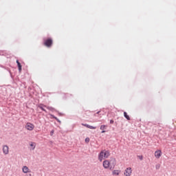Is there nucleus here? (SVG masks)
<instances>
[{"label": "nucleus", "mask_w": 176, "mask_h": 176, "mask_svg": "<svg viewBox=\"0 0 176 176\" xmlns=\"http://www.w3.org/2000/svg\"><path fill=\"white\" fill-rule=\"evenodd\" d=\"M103 167L104 168H109V170H113L115 168V166H116V160L113 158L111 160H106L103 162Z\"/></svg>", "instance_id": "nucleus-1"}, {"label": "nucleus", "mask_w": 176, "mask_h": 176, "mask_svg": "<svg viewBox=\"0 0 176 176\" xmlns=\"http://www.w3.org/2000/svg\"><path fill=\"white\" fill-rule=\"evenodd\" d=\"M110 153L109 151L107 150H102L98 156V159L99 161L102 162L105 160V159H108L109 157Z\"/></svg>", "instance_id": "nucleus-2"}, {"label": "nucleus", "mask_w": 176, "mask_h": 176, "mask_svg": "<svg viewBox=\"0 0 176 176\" xmlns=\"http://www.w3.org/2000/svg\"><path fill=\"white\" fill-rule=\"evenodd\" d=\"M43 45L44 46H46V47H52L53 45V39L50 38L44 39Z\"/></svg>", "instance_id": "nucleus-3"}, {"label": "nucleus", "mask_w": 176, "mask_h": 176, "mask_svg": "<svg viewBox=\"0 0 176 176\" xmlns=\"http://www.w3.org/2000/svg\"><path fill=\"white\" fill-rule=\"evenodd\" d=\"M25 129H26V130H28L29 131H32V130L35 129V125H34L31 122H28L25 126Z\"/></svg>", "instance_id": "nucleus-4"}, {"label": "nucleus", "mask_w": 176, "mask_h": 176, "mask_svg": "<svg viewBox=\"0 0 176 176\" xmlns=\"http://www.w3.org/2000/svg\"><path fill=\"white\" fill-rule=\"evenodd\" d=\"M131 174H133V169L129 167L126 168L124 172V176H131Z\"/></svg>", "instance_id": "nucleus-5"}, {"label": "nucleus", "mask_w": 176, "mask_h": 176, "mask_svg": "<svg viewBox=\"0 0 176 176\" xmlns=\"http://www.w3.org/2000/svg\"><path fill=\"white\" fill-rule=\"evenodd\" d=\"M162 150H157L155 153V157L156 159H160V157H162Z\"/></svg>", "instance_id": "nucleus-6"}, {"label": "nucleus", "mask_w": 176, "mask_h": 176, "mask_svg": "<svg viewBox=\"0 0 176 176\" xmlns=\"http://www.w3.org/2000/svg\"><path fill=\"white\" fill-rule=\"evenodd\" d=\"M3 153L4 155H9V146L8 145L3 146Z\"/></svg>", "instance_id": "nucleus-7"}, {"label": "nucleus", "mask_w": 176, "mask_h": 176, "mask_svg": "<svg viewBox=\"0 0 176 176\" xmlns=\"http://www.w3.org/2000/svg\"><path fill=\"white\" fill-rule=\"evenodd\" d=\"M22 171H23V173H24V174L31 173V170H30V168L27 166H23Z\"/></svg>", "instance_id": "nucleus-8"}, {"label": "nucleus", "mask_w": 176, "mask_h": 176, "mask_svg": "<svg viewBox=\"0 0 176 176\" xmlns=\"http://www.w3.org/2000/svg\"><path fill=\"white\" fill-rule=\"evenodd\" d=\"M82 126H85V127H87V129H91V130H96V129H97L96 126H90L87 124H82Z\"/></svg>", "instance_id": "nucleus-9"}, {"label": "nucleus", "mask_w": 176, "mask_h": 176, "mask_svg": "<svg viewBox=\"0 0 176 176\" xmlns=\"http://www.w3.org/2000/svg\"><path fill=\"white\" fill-rule=\"evenodd\" d=\"M38 108H40V109L44 112H47L46 111V109H45V108H47V106L44 105L43 104H38Z\"/></svg>", "instance_id": "nucleus-10"}, {"label": "nucleus", "mask_w": 176, "mask_h": 176, "mask_svg": "<svg viewBox=\"0 0 176 176\" xmlns=\"http://www.w3.org/2000/svg\"><path fill=\"white\" fill-rule=\"evenodd\" d=\"M30 146L32 151H34V149H35V148H36V143H35L34 142H31L30 143Z\"/></svg>", "instance_id": "nucleus-11"}, {"label": "nucleus", "mask_w": 176, "mask_h": 176, "mask_svg": "<svg viewBox=\"0 0 176 176\" xmlns=\"http://www.w3.org/2000/svg\"><path fill=\"white\" fill-rule=\"evenodd\" d=\"M107 127H108V126H107V125H101L100 126V130H102V133H106L105 130H107Z\"/></svg>", "instance_id": "nucleus-12"}, {"label": "nucleus", "mask_w": 176, "mask_h": 176, "mask_svg": "<svg viewBox=\"0 0 176 176\" xmlns=\"http://www.w3.org/2000/svg\"><path fill=\"white\" fill-rule=\"evenodd\" d=\"M113 175H119L120 174V170H114L112 172Z\"/></svg>", "instance_id": "nucleus-13"}, {"label": "nucleus", "mask_w": 176, "mask_h": 176, "mask_svg": "<svg viewBox=\"0 0 176 176\" xmlns=\"http://www.w3.org/2000/svg\"><path fill=\"white\" fill-rule=\"evenodd\" d=\"M16 64H17L19 72H21V63L19 62V60H16Z\"/></svg>", "instance_id": "nucleus-14"}, {"label": "nucleus", "mask_w": 176, "mask_h": 176, "mask_svg": "<svg viewBox=\"0 0 176 176\" xmlns=\"http://www.w3.org/2000/svg\"><path fill=\"white\" fill-rule=\"evenodd\" d=\"M124 118H126V119L127 120H130V116H129V115H127V113L126 111L124 112Z\"/></svg>", "instance_id": "nucleus-15"}, {"label": "nucleus", "mask_w": 176, "mask_h": 176, "mask_svg": "<svg viewBox=\"0 0 176 176\" xmlns=\"http://www.w3.org/2000/svg\"><path fill=\"white\" fill-rule=\"evenodd\" d=\"M47 109H48L49 111H54V108L52 107H47Z\"/></svg>", "instance_id": "nucleus-16"}, {"label": "nucleus", "mask_w": 176, "mask_h": 176, "mask_svg": "<svg viewBox=\"0 0 176 176\" xmlns=\"http://www.w3.org/2000/svg\"><path fill=\"white\" fill-rule=\"evenodd\" d=\"M85 142H87V144H89V142H90V138H87L85 139Z\"/></svg>", "instance_id": "nucleus-17"}, {"label": "nucleus", "mask_w": 176, "mask_h": 176, "mask_svg": "<svg viewBox=\"0 0 176 176\" xmlns=\"http://www.w3.org/2000/svg\"><path fill=\"white\" fill-rule=\"evenodd\" d=\"M138 157H139L140 160H142V159H144L142 155H139V156H138Z\"/></svg>", "instance_id": "nucleus-18"}, {"label": "nucleus", "mask_w": 176, "mask_h": 176, "mask_svg": "<svg viewBox=\"0 0 176 176\" xmlns=\"http://www.w3.org/2000/svg\"><path fill=\"white\" fill-rule=\"evenodd\" d=\"M155 168H157V170L160 168V164L156 165Z\"/></svg>", "instance_id": "nucleus-19"}, {"label": "nucleus", "mask_w": 176, "mask_h": 176, "mask_svg": "<svg viewBox=\"0 0 176 176\" xmlns=\"http://www.w3.org/2000/svg\"><path fill=\"white\" fill-rule=\"evenodd\" d=\"M53 134H54V131L52 130L51 132H50V135H53Z\"/></svg>", "instance_id": "nucleus-20"}, {"label": "nucleus", "mask_w": 176, "mask_h": 176, "mask_svg": "<svg viewBox=\"0 0 176 176\" xmlns=\"http://www.w3.org/2000/svg\"><path fill=\"white\" fill-rule=\"evenodd\" d=\"M111 124H113V120H110Z\"/></svg>", "instance_id": "nucleus-21"}, {"label": "nucleus", "mask_w": 176, "mask_h": 176, "mask_svg": "<svg viewBox=\"0 0 176 176\" xmlns=\"http://www.w3.org/2000/svg\"><path fill=\"white\" fill-rule=\"evenodd\" d=\"M28 176H32L31 174H29Z\"/></svg>", "instance_id": "nucleus-22"}]
</instances>
